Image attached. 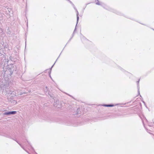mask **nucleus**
Returning a JSON list of instances; mask_svg holds the SVG:
<instances>
[{
	"instance_id": "nucleus-1",
	"label": "nucleus",
	"mask_w": 154,
	"mask_h": 154,
	"mask_svg": "<svg viewBox=\"0 0 154 154\" xmlns=\"http://www.w3.org/2000/svg\"><path fill=\"white\" fill-rule=\"evenodd\" d=\"M95 2L96 4L97 5H100L103 7L104 9L107 8V6L106 5L102 2H99L98 0H97L96 1H95Z\"/></svg>"
},
{
	"instance_id": "nucleus-2",
	"label": "nucleus",
	"mask_w": 154,
	"mask_h": 154,
	"mask_svg": "<svg viewBox=\"0 0 154 154\" xmlns=\"http://www.w3.org/2000/svg\"><path fill=\"white\" fill-rule=\"evenodd\" d=\"M16 113V112L15 111L10 112H8L6 113V114L7 115L11 114H14Z\"/></svg>"
},
{
	"instance_id": "nucleus-3",
	"label": "nucleus",
	"mask_w": 154,
	"mask_h": 154,
	"mask_svg": "<svg viewBox=\"0 0 154 154\" xmlns=\"http://www.w3.org/2000/svg\"><path fill=\"white\" fill-rule=\"evenodd\" d=\"M105 106L107 107H112L114 105H106Z\"/></svg>"
},
{
	"instance_id": "nucleus-4",
	"label": "nucleus",
	"mask_w": 154,
	"mask_h": 154,
	"mask_svg": "<svg viewBox=\"0 0 154 154\" xmlns=\"http://www.w3.org/2000/svg\"><path fill=\"white\" fill-rule=\"evenodd\" d=\"M97 0H95V1H96Z\"/></svg>"
}]
</instances>
